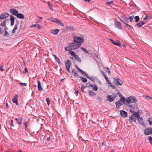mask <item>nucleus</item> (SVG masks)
Segmentation results:
<instances>
[{"label":"nucleus","instance_id":"1","mask_svg":"<svg viewBox=\"0 0 152 152\" xmlns=\"http://www.w3.org/2000/svg\"><path fill=\"white\" fill-rule=\"evenodd\" d=\"M139 112L133 113L129 118V121L130 122H135L137 119L138 120L139 123L142 125L145 126V124L143 121V118L139 116Z\"/></svg>","mask_w":152,"mask_h":152},{"label":"nucleus","instance_id":"2","mask_svg":"<svg viewBox=\"0 0 152 152\" xmlns=\"http://www.w3.org/2000/svg\"><path fill=\"white\" fill-rule=\"evenodd\" d=\"M78 34L73 32L72 34V37L73 41L77 42L81 45L84 42V39L83 37L78 36Z\"/></svg>","mask_w":152,"mask_h":152},{"label":"nucleus","instance_id":"3","mask_svg":"<svg viewBox=\"0 0 152 152\" xmlns=\"http://www.w3.org/2000/svg\"><path fill=\"white\" fill-rule=\"evenodd\" d=\"M81 45L75 42L74 41L72 42L69 44V47H70L71 50H74L79 48Z\"/></svg>","mask_w":152,"mask_h":152},{"label":"nucleus","instance_id":"4","mask_svg":"<svg viewBox=\"0 0 152 152\" xmlns=\"http://www.w3.org/2000/svg\"><path fill=\"white\" fill-rule=\"evenodd\" d=\"M9 14L7 12H5L3 13H2L0 15V22L2 21V20L4 19H6V18L9 17ZM1 27L0 26V34H2L3 33V31L1 30Z\"/></svg>","mask_w":152,"mask_h":152},{"label":"nucleus","instance_id":"5","mask_svg":"<svg viewBox=\"0 0 152 152\" xmlns=\"http://www.w3.org/2000/svg\"><path fill=\"white\" fill-rule=\"evenodd\" d=\"M117 96V94L114 93L111 95H108L107 97V100L109 102L113 101Z\"/></svg>","mask_w":152,"mask_h":152},{"label":"nucleus","instance_id":"6","mask_svg":"<svg viewBox=\"0 0 152 152\" xmlns=\"http://www.w3.org/2000/svg\"><path fill=\"white\" fill-rule=\"evenodd\" d=\"M137 99L136 97L134 96H131L128 97L126 99V102L127 103H134L137 102Z\"/></svg>","mask_w":152,"mask_h":152},{"label":"nucleus","instance_id":"7","mask_svg":"<svg viewBox=\"0 0 152 152\" xmlns=\"http://www.w3.org/2000/svg\"><path fill=\"white\" fill-rule=\"evenodd\" d=\"M70 53L71 55L73 56L74 57L75 59L78 62L80 63L81 62V60L80 59V58L77 55L74 51H71L70 52Z\"/></svg>","mask_w":152,"mask_h":152},{"label":"nucleus","instance_id":"8","mask_svg":"<svg viewBox=\"0 0 152 152\" xmlns=\"http://www.w3.org/2000/svg\"><path fill=\"white\" fill-rule=\"evenodd\" d=\"M144 133L145 135H149L152 134V128H147L144 130Z\"/></svg>","mask_w":152,"mask_h":152},{"label":"nucleus","instance_id":"9","mask_svg":"<svg viewBox=\"0 0 152 152\" xmlns=\"http://www.w3.org/2000/svg\"><path fill=\"white\" fill-rule=\"evenodd\" d=\"M114 82L115 85L117 86L118 85H121L123 84V82L118 78H114Z\"/></svg>","mask_w":152,"mask_h":152},{"label":"nucleus","instance_id":"10","mask_svg":"<svg viewBox=\"0 0 152 152\" xmlns=\"http://www.w3.org/2000/svg\"><path fill=\"white\" fill-rule=\"evenodd\" d=\"M71 64V63L69 60H68L66 61L65 63L66 69L68 71V72L69 73L70 72V70H69V68L70 67Z\"/></svg>","mask_w":152,"mask_h":152},{"label":"nucleus","instance_id":"11","mask_svg":"<svg viewBox=\"0 0 152 152\" xmlns=\"http://www.w3.org/2000/svg\"><path fill=\"white\" fill-rule=\"evenodd\" d=\"M6 22L7 20L6 19L4 20V21L2 22L0 24V26H1L2 27H4V31H7L8 29V28L6 26Z\"/></svg>","mask_w":152,"mask_h":152},{"label":"nucleus","instance_id":"12","mask_svg":"<svg viewBox=\"0 0 152 152\" xmlns=\"http://www.w3.org/2000/svg\"><path fill=\"white\" fill-rule=\"evenodd\" d=\"M115 25L118 29H122V28L121 26V23L116 20L115 21Z\"/></svg>","mask_w":152,"mask_h":152},{"label":"nucleus","instance_id":"13","mask_svg":"<svg viewBox=\"0 0 152 152\" xmlns=\"http://www.w3.org/2000/svg\"><path fill=\"white\" fill-rule=\"evenodd\" d=\"M18 96L17 94H15L13 98L12 99V101L14 103L16 104L17 105H18Z\"/></svg>","mask_w":152,"mask_h":152},{"label":"nucleus","instance_id":"14","mask_svg":"<svg viewBox=\"0 0 152 152\" xmlns=\"http://www.w3.org/2000/svg\"><path fill=\"white\" fill-rule=\"evenodd\" d=\"M128 19L126 18V17H123L121 18V19H120V20L126 25L128 23Z\"/></svg>","mask_w":152,"mask_h":152},{"label":"nucleus","instance_id":"15","mask_svg":"<svg viewBox=\"0 0 152 152\" xmlns=\"http://www.w3.org/2000/svg\"><path fill=\"white\" fill-rule=\"evenodd\" d=\"M9 11L11 14L16 16L18 12V11L14 9H10Z\"/></svg>","mask_w":152,"mask_h":152},{"label":"nucleus","instance_id":"16","mask_svg":"<svg viewBox=\"0 0 152 152\" xmlns=\"http://www.w3.org/2000/svg\"><path fill=\"white\" fill-rule=\"evenodd\" d=\"M120 114L123 117L126 118L127 116V113L124 110H121Z\"/></svg>","mask_w":152,"mask_h":152},{"label":"nucleus","instance_id":"17","mask_svg":"<svg viewBox=\"0 0 152 152\" xmlns=\"http://www.w3.org/2000/svg\"><path fill=\"white\" fill-rule=\"evenodd\" d=\"M54 20H55L53 21L54 22H55L56 23H57L58 25L62 26L63 27H64V25L63 23L61 22L60 20H58L56 18H55Z\"/></svg>","mask_w":152,"mask_h":152},{"label":"nucleus","instance_id":"18","mask_svg":"<svg viewBox=\"0 0 152 152\" xmlns=\"http://www.w3.org/2000/svg\"><path fill=\"white\" fill-rule=\"evenodd\" d=\"M145 24V23L142 21H140L139 23L136 24L135 26H137L138 28H140L142 26Z\"/></svg>","mask_w":152,"mask_h":152},{"label":"nucleus","instance_id":"19","mask_svg":"<svg viewBox=\"0 0 152 152\" xmlns=\"http://www.w3.org/2000/svg\"><path fill=\"white\" fill-rule=\"evenodd\" d=\"M10 20L11 21L10 25L13 26L15 22V18L12 15H10Z\"/></svg>","mask_w":152,"mask_h":152},{"label":"nucleus","instance_id":"20","mask_svg":"<svg viewBox=\"0 0 152 152\" xmlns=\"http://www.w3.org/2000/svg\"><path fill=\"white\" fill-rule=\"evenodd\" d=\"M109 40L114 45L120 46V45H121V44L120 43V42L118 41V42H116L115 41L111 39H110Z\"/></svg>","mask_w":152,"mask_h":152},{"label":"nucleus","instance_id":"21","mask_svg":"<svg viewBox=\"0 0 152 152\" xmlns=\"http://www.w3.org/2000/svg\"><path fill=\"white\" fill-rule=\"evenodd\" d=\"M16 16L17 18H20L22 19H24V17L23 15L21 13H18Z\"/></svg>","mask_w":152,"mask_h":152},{"label":"nucleus","instance_id":"22","mask_svg":"<svg viewBox=\"0 0 152 152\" xmlns=\"http://www.w3.org/2000/svg\"><path fill=\"white\" fill-rule=\"evenodd\" d=\"M66 30H73L74 31L75 29L73 26H67L65 28Z\"/></svg>","mask_w":152,"mask_h":152},{"label":"nucleus","instance_id":"23","mask_svg":"<svg viewBox=\"0 0 152 152\" xmlns=\"http://www.w3.org/2000/svg\"><path fill=\"white\" fill-rule=\"evenodd\" d=\"M23 119V118L22 117H19L18 118V121H17V123L19 125H21Z\"/></svg>","mask_w":152,"mask_h":152},{"label":"nucleus","instance_id":"24","mask_svg":"<svg viewBox=\"0 0 152 152\" xmlns=\"http://www.w3.org/2000/svg\"><path fill=\"white\" fill-rule=\"evenodd\" d=\"M60 30L58 29H56L55 30H52L51 31V32L54 35H56L58 33Z\"/></svg>","mask_w":152,"mask_h":152},{"label":"nucleus","instance_id":"25","mask_svg":"<svg viewBox=\"0 0 152 152\" xmlns=\"http://www.w3.org/2000/svg\"><path fill=\"white\" fill-rule=\"evenodd\" d=\"M38 89L39 91H41L42 90V88L41 86V83L40 81H38Z\"/></svg>","mask_w":152,"mask_h":152},{"label":"nucleus","instance_id":"26","mask_svg":"<svg viewBox=\"0 0 152 152\" xmlns=\"http://www.w3.org/2000/svg\"><path fill=\"white\" fill-rule=\"evenodd\" d=\"M120 101H117L115 102V105L116 107L117 108H119L122 105V104L121 103H119Z\"/></svg>","mask_w":152,"mask_h":152},{"label":"nucleus","instance_id":"27","mask_svg":"<svg viewBox=\"0 0 152 152\" xmlns=\"http://www.w3.org/2000/svg\"><path fill=\"white\" fill-rule=\"evenodd\" d=\"M96 94V93L94 92L93 91L91 90L89 91L88 95L91 96H95Z\"/></svg>","mask_w":152,"mask_h":152},{"label":"nucleus","instance_id":"28","mask_svg":"<svg viewBox=\"0 0 152 152\" xmlns=\"http://www.w3.org/2000/svg\"><path fill=\"white\" fill-rule=\"evenodd\" d=\"M88 76H87V78H88V79H90V80H92L93 82H94V80L95 79H97V78L96 77H95L94 76L93 77H91L89 75H87Z\"/></svg>","mask_w":152,"mask_h":152},{"label":"nucleus","instance_id":"29","mask_svg":"<svg viewBox=\"0 0 152 152\" xmlns=\"http://www.w3.org/2000/svg\"><path fill=\"white\" fill-rule=\"evenodd\" d=\"M126 99L123 96L121 98L119 101H120V102H121V101H122L124 104H126Z\"/></svg>","mask_w":152,"mask_h":152},{"label":"nucleus","instance_id":"30","mask_svg":"<svg viewBox=\"0 0 152 152\" xmlns=\"http://www.w3.org/2000/svg\"><path fill=\"white\" fill-rule=\"evenodd\" d=\"M53 57L55 58L56 60L57 61L58 63L59 64H61V62L60 61V59L54 54H53Z\"/></svg>","mask_w":152,"mask_h":152},{"label":"nucleus","instance_id":"31","mask_svg":"<svg viewBox=\"0 0 152 152\" xmlns=\"http://www.w3.org/2000/svg\"><path fill=\"white\" fill-rule=\"evenodd\" d=\"M79 78L81 79L82 81L83 82L86 83L87 81V79L81 76H80Z\"/></svg>","mask_w":152,"mask_h":152},{"label":"nucleus","instance_id":"32","mask_svg":"<svg viewBox=\"0 0 152 152\" xmlns=\"http://www.w3.org/2000/svg\"><path fill=\"white\" fill-rule=\"evenodd\" d=\"M72 73L75 77H78V75L75 71V69H74L72 70Z\"/></svg>","mask_w":152,"mask_h":152},{"label":"nucleus","instance_id":"33","mask_svg":"<svg viewBox=\"0 0 152 152\" xmlns=\"http://www.w3.org/2000/svg\"><path fill=\"white\" fill-rule=\"evenodd\" d=\"M47 4L48 5V6L49 7V9L51 10L52 11L53 10V9L52 7V5L50 3L49 1H48L47 2Z\"/></svg>","mask_w":152,"mask_h":152},{"label":"nucleus","instance_id":"34","mask_svg":"<svg viewBox=\"0 0 152 152\" xmlns=\"http://www.w3.org/2000/svg\"><path fill=\"white\" fill-rule=\"evenodd\" d=\"M126 105H127L131 109H134V106L133 105H132L130 103H126Z\"/></svg>","mask_w":152,"mask_h":152},{"label":"nucleus","instance_id":"35","mask_svg":"<svg viewBox=\"0 0 152 152\" xmlns=\"http://www.w3.org/2000/svg\"><path fill=\"white\" fill-rule=\"evenodd\" d=\"M134 18L135 19V21L137 22L140 20V18L138 16H136L135 17H134Z\"/></svg>","mask_w":152,"mask_h":152},{"label":"nucleus","instance_id":"36","mask_svg":"<svg viewBox=\"0 0 152 152\" xmlns=\"http://www.w3.org/2000/svg\"><path fill=\"white\" fill-rule=\"evenodd\" d=\"M148 140L149 142L151 144H152V137L151 136L148 137Z\"/></svg>","mask_w":152,"mask_h":152},{"label":"nucleus","instance_id":"37","mask_svg":"<svg viewBox=\"0 0 152 152\" xmlns=\"http://www.w3.org/2000/svg\"><path fill=\"white\" fill-rule=\"evenodd\" d=\"M64 49H65V50L66 51H70V50H72L71 49L70 47H69V45L67 47H65L64 48Z\"/></svg>","mask_w":152,"mask_h":152},{"label":"nucleus","instance_id":"38","mask_svg":"<svg viewBox=\"0 0 152 152\" xmlns=\"http://www.w3.org/2000/svg\"><path fill=\"white\" fill-rule=\"evenodd\" d=\"M83 75L86 76V77L88 76L87 75H88L86 72L82 70L80 72Z\"/></svg>","mask_w":152,"mask_h":152},{"label":"nucleus","instance_id":"39","mask_svg":"<svg viewBox=\"0 0 152 152\" xmlns=\"http://www.w3.org/2000/svg\"><path fill=\"white\" fill-rule=\"evenodd\" d=\"M4 32L5 33L4 34L3 36H4L8 37L9 35V34L8 33V32L7 31H5Z\"/></svg>","mask_w":152,"mask_h":152},{"label":"nucleus","instance_id":"40","mask_svg":"<svg viewBox=\"0 0 152 152\" xmlns=\"http://www.w3.org/2000/svg\"><path fill=\"white\" fill-rule=\"evenodd\" d=\"M113 1H109L107 2L106 3V4L107 5H109L110 4H112L113 3Z\"/></svg>","mask_w":152,"mask_h":152},{"label":"nucleus","instance_id":"41","mask_svg":"<svg viewBox=\"0 0 152 152\" xmlns=\"http://www.w3.org/2000/svg\"><path fill=\"white\" fill-rule=\"evenodd\" d=\"M97 100L99 101V102H102V99L100 97L98 96L97 98Z\"/></svg>","mask_w":152,"mask_h":152},{"label":"nucleus","instance_id":"42","mask_svg":"<svg viewBox=\"0 0 152 152\" xmlns=\"http://www.w3.org/2000/svg\"><path fill=\"white\" fill-rule=\"evenodd\" d=\"M134 18V15H132L131 16L129 17L128 19H129L130 22L132 21L133 19Z\"/></svg>","mask_w":152,"mask_h":152},{"label":"nucleus","instance_id":"43","mask_svg":"<svg viewBox=\"0 0 152 152\" xmlns=\"http://www.w3.org/2000/svg\"><path fill=\"white\" fill-rule=\"evenodd\" d=\"M81 49H82L83 51H84L85 53H86L88 54H89L88 52L84 48L81 47Z\"/></svg>","mask_w":152,"mask_h":152},{"label":"nucleus","instance_id":"44","mask_svg":"<svg viewBox=\"0 0 152 152\" xmlns=\"http://www.w3.org/2000/svg\"><path fill=\"white\" fill-rule=\"evenodd\" d=\"M93 89L95 91H97L98 90V87L95 85H94V87L93 88Z\"/></svg>","mask_w":152,"mask_h":152},{"label":"nucleus","instance_id":"45","mask_svg":"<svg viewBox=\"0 0 152 152\" xmlns=\"http://www.w3.org/2000/svg\"><path fill=\"white\" fill-rule=\"evenodd\" d=\"M18 24H19V22L16 23L14 26V28L13 29L16 30L18 26Z\"/></svg>","mask_w":152,"mask_h":152},{"label":"nucleus","instance_id":"46","mask_svg":"<svg viewBox=\"0 0 152 152\" xmlns=\"http://www.w3.org/2000/svg\"><path fill=\"white\" fill-rule=\"evenodd\" d=\"M86 88V86H83V85H81V91L83 92H84V90Z\"/></svg>","mask_w":152,"mask_h":152},{"label":"nucleus","instance_id":"47","mask_svg":"<svg viewBox=\"0 0 152 152\" xmlns=\"http://www.w3.org/2000/svg\"><path fill=\"white\" fill-rule=\"evenodd\" d=\"M46 101L47 102V104L49 106L50 103V100L48 98H47L46 99Z\"/></svg>","mask_w":152,"mask_h":152},{"label":"nucleus","instance_id":"48","mask_svg":"<svg viewBox=\"0 0 152 152\" xmlns=\"http://www.w3.org/2000/svg\"><path fill=\"white\" fill-rule=\"evenodd\" d=\"M148 121L150 125H152V119L151 118H150Z\"/></svg>","mask_w":152,"mask_h":152},{"label":"nucleus","instance_id":"49","mask_svg":"<svg viewBox=\"0 0 152 152\" xmlns=\"http://www.w3.org/2000/svg\"><path fill=\"white\" fill-rule=\"evenodd\" d=\"M126 27H127L129 29H131V28H132V27H131V26L128 24L126 25Z\"/></svg>","mask_w":152,"mask_h":152},{"label":"nucleus","instance_id":"50","mask_svg":"<svg viewBox=\"0 0 152 152\" xmlns=\"http://www.w3.org/2000/svg\"><path fill=\"white\" fill-rule=\"evenodd\" d=\"M20 86H27V84L25 83H20Z\"/></svg>","mask_w":152,"mask_h":152},{"label":"nucleus","instance_id":"51","mask_svg":"<svg viewBox=\"0 0 152 152\" xmlns=\"http://www.w3.org/2000/svg\"><path fill=\"white\" fill-rule=\"evenodd\" d=\"M23 124L25 126V129L26 130H27V124L26 122H24L23 123Z\"/></svg>","mask_w":152,"mask_h":152},{"label":"nucleus","instance_id":"52","mask_svg":"<svg viewBox=\"0 0 152 152\" xmlns=\"http://www.w3.org/2000/svg\"><path fill=\"white\" fill-rule=\"evenodd\" d=\"M76 68L80 72L82 70L81 69H80L76 65L75 66Z\"/></svg>","mask_w":152,"mask_h":152},{"label":"nucleus","instance_id":"53","mask_svg":"<svg viewBox=\"0 0 152 152\" xmlns=\"http://www.w3.org/2000/svg\"><path fill=\"white\" fill-rule=\"evenodd\" d=\"M0 70L1 71H4V69L3 68V66L1 64L0 66Z\"/></svg>","mask_w":152,"mask_h":152},{"label":"nucleus","instance_id":"54","mask_svg":"<svg viewBox=\"0 0 152 152\" xmlns=\"http://www.w3.org/2000/svg\"><path fill=\"white\" fill-rule=\"evenodd\" d=\"M10 125L11 126L13 127L14 126V125L13 124V121L12 120H11V123Z\"/></svg>","mask_w":152,"mask_h":152},{"label":"nucleus","instance_id":"55","mask_svg":"<svg viewBox=\"0 0 152 152\" xmlns=\"http://www.w3.org/2000/svg\"><path fill=\"white\" fill-rule=\"evenodd\" d=\"M78 91L77 90H76L75 92H74V94H75V95L76 96H77L78 95Z\"/></svg>","mask_w":152,"mask_h":152},{"label":"nucleus","instance_id":"56","mask_svg":"<svg viewBox=\"0 0 152 152\" xmlns=\"http://www.w3.org/2000/svg\"><path fill=\"white\" fill-rule=\"evenodd\" d=\"M106 69L108 73H110V71L109 68H108V67H106Z\"/></svg>","mask_w":152,"mask_h":152},{"label":"nucleus","instance_id":"57","mask_svg":"<svg viewBox=\"0 0 152 152\" xmlns=\"http://www.w3.org/2000/svg\"><path fill=\"white\" fill-rule=\"evenodd\" d=\"M37 28L38 29H39L41 28V27L40 26V25H39L37 24Z\"/></svg>","mask_w":152,"mask_h":152},{"label":"nucleus","instance_id":"58","mask_svg":"<svg viewBox=\"0 0 152 152\" xmlns=\"http://www.w3.org/2000/svg\"><path fill=\"white\" fill-rule=\"evenodd\" d=\"M105 79L106 80H107L108 79V78L106 76V75H104V76H103Z\"/></svg>","mask_w":152,"mask_h":152},{"label":"nucleus","instance_id":"59","mask_svg":"<svg viewBox=\"0 0 152 152\" xmlns=\"http://www.w3.org/2000/svg\"><path fill=\"white\" fill-rule=\"evenodd\" d=\"M37 26V25L36 24H33V25H31V27H36Z\"/></svg>","mask_w":152,"mask_h":152},{"label":"nucleus","instance_id":"60","mask_svg":"<svg viewBox=\"0 0 152 152\" xmlns=\"http://www.w3.org/2000/svg\"><path fill=\"white\" fill-rule=\"evenodd\" d=\"M107 82V83L109 84H110V85H111V82L108 79L107 80H106Z\"/></svg>","mask_w":152,"mask_h":152},{"label":"nucleus","instance_id":"61","mask_svg":"<svg viewBox=\"0 0 152 152\" xmlns=\"http://www.w3.org/2000/svg\"><path fill=\"white\" fill-rule=\"evenodd\" d=\"M107 82V83L109 84H110V85H111V82L108 79L107 80H106Z\"/></svg>","mask_w":152,"mask_h":152},{"label":"nucleus","instance_id":"62","mask_svg":"<svg viewBox=\"0 0 152 152\" xmlns=\"http://www.w3.org/2000/svg\"><path fill=\"white\" fill-rule=\"evenodd\" d=\"M25 72L26 73L28 72V69L26 68H25L24 69Z\"/></svg>","mask_w":152,"mask_h":152},{"label":"nucleus","instance_id":"63","mask_svg":"<svg viewBox=\"0 0 152 152\" xmlns=\"http://www.w3.org/2000/svg\"><path fill=\"white\" fill-rule=\"evenodd\" d=\"M148 15H147L146 16H145L144 18L143 19L144 20H146L148 18Z\"/></svg>","mask_w":152,"mask_h":152},{"label":"nucleus","instance_id":"64","mask_svg":"<svg viewBox=\"0 0 152 152\" xmlns=\"http://www.w3.org/2000/svg\"><path fill=\"white\" fill-rule=\"evenodd\" d=\"M110 86L113 89H114L115 88V87L114 86L112 85V84L111 85H110Z\"/></svg>","mask_w":152,"mask_h":152}]
</instances>
